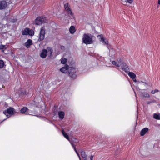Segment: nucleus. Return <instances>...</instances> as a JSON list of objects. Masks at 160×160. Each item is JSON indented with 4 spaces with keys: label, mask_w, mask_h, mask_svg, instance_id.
Wrapping results in <instances>:
<instances>
[{
    "label": "nucleus",
    "mask_w": 160,
    "mask_h": 160,
    "mask_svg": "<svg viewBox=\"0 0 160 160\" xmlns=\"http://www.w3.org/2000/svg\"><path fill=\"white\" fill-rule=\"evenodd\" d=\"M133 1V0H125V2H126L131 4L132 2Z\"/></svg>",
    "instance_id": "7c9ffc66"
},
{
    "label": "nucleus",
    "mask_w": 160,
    "mask_h": 160,
    "mask_svg": "<svg viewBox=\"0 0 160 160\" xmlns=\"http://www.w3.org/2000/svg\"><path fill=\"white\" fill-rule=\"evenodd\" d=\"M52 49L50 47H48L46 49L42 50L40 54V57L43 58H45L48 54L49 57H51L52 52Z\"/></svg>",
    "instance_id": "f03ea898"
},
{
    "label": "nucleus",
    "mask_w": 160,
    "mask_h": 160,
    "mask_svg": "<svg viewBox=\"0 0 160 160\" xmlns=\"http://www.w3.org/2000/svg\"><path fill=\"white\" fill-rule=\"evenodd\" d=\"M120 66H121L122 69L125 72H128L129 69L126 63L124 62L122 63V64H120Z\"/></svg>",
    "instance_id": "1a4fd4ad"
},
{
    "label": "nucleus",
    "mask_w": 160,
    "mask_h": 160,
    "mask_svg": "<svg viewBox=\"0 0 160 160\" xmlns=\"http://www.w3.org/2000/svg\"><path fill=\"white\" fill-rule=\"evenodd\" d=\"M99 37H100L101 39L100 40V41L101 42L103 43L106 44L107 45V46H108V45H110V44H108V41L107 40L104 39L102 37V35H100L99 36Z\"/></svg>",
    "instance_id": "4468645a"
},
{
    "label": "nucleus",
    "mask_w": 160,
    "mask_h": 160,
    "mask_svg": "<svg viewBox=\"0 0 160 160\" xmlns=\"http://www.w3.org/2000/svg\"><path fill=\"white\" fill-rule=\"evenodd\" d=\"M94 36L89 33L84 34L82 38V42L87 45L92 43L93 42L92 39Z\"/></svg>",
    "instance_id": "f257e3e1"
},
{
    "label": "nucleus",
    "mask_w": 160,
    "mask_h": 160,
    "mask_svg": "<svg viewBox=\"0 0 160 160\" xmlns=\"http://www.w3.org/2000/svg\"><path fill=\"white\" fill-rule=\"evenodd\" d=\"M61 49H64V47L62 46H61Z\"/></svg>",
    "instance_id": "c9c22d12"
},
{
    "label": "nucleus",
    "mask_w": 160,
    "mask_h": 160,
    "mask_svg": "<svg viewBox=\"0 0 160 160\" xmlns=\"http://www.w3.org/2000/svg\"><path fill=\"white\" fill-rule=\"evenodd\" d=\"M17 21V19H13L12 20V22L13 23Z\"/></svg>",
    "instance_id": "473e14b6"
},
{
    "label": "nucleus",
    "mask_w": 160,
    "mask_h": 160,
    "mask_svg": "<svg viewBox=\"0 0 160 160\" xmlns=\"http://www.w3.org/2000/svg\"><path fill=\"white\" fill-rule=\"evenodd\" d=\"M93 156L91 155L90 157V160H93Z\"/></svg>",
    "instance_id": "72a5a7b5"
},
{
    "label": "nucleus",
    "mask_w": 160,
    "mask_h": 160,
    "mask_svg": "<svg viewBox=\"0 0 160 160\" xmlns=\"http://www.w3.org/2000/svg\"><path fill=\"white\" fill-rule=\"evenodd\" d=\"M73 149H74L75 151L76 152V153H77V155L78 156L79 159V160H81V158L80 157V156L79 154L78 153V152L77 151L76 148H73Z\"/></svg>",
    "instance_id": "cd10ccee"
},
{
    "label": "nucleus",
    "mask_w": 160,
    "mask_h": 160,
    "mask_svg": "<svg viewBox=\"0 0 160 160\" xmlns=\"http://www.w3.org/2000/svg\"><path fill=\"white\" fill-rule=\"evenodd\" d=\"M159 92V90L157 89H155V90H152V91H151V93L152 94H154V93H155L156 92Z\"/></svg>",
    "instance_id": "c756f323"
},
{
    "label": "nucleus",
    "mask_w": 160,
    "mask_h": 160,
    "mask_svg": "<svg viewBox=\"0 0 160 160\" xmlns=\"http://www.w3.org/2000/svg\"><path fill=\"white\" fill-rule=\"evenodd\" d=\"M4 63L3 61L2 60H0V68H2L3 67Z\"/></svg>",
    "instance_id": "a878e982"
},
{
    "label": "nucleus",
    "mask_w": 160,
    "mask_h": 160,
    "mask_svg": "<svg viewBox=\"0 0 160 160\" xmlns=\"http://www.w3.org/2000/svg\"><path fill=\"white\" fill-rule=\"evenodd\" d=\"M122 1L123 0H121Z\"/></svg>",
    "instance_id": "c03bdc74"
},
{
    "label": "nucleus",
    "mask_w": 160,
    "mask_h": 160,
    "mask_svg": "<svg viewBox=\"0 0 160 160\" xmlns=\"http://www.w3.org/2000/svg\"><path fill=\"white\" fill-rule=\"evenodd\" d=\"M140 82L144 83V82L142 81L141 82Z\"/></svg>",
    "instance_id": "79ce46f5"
},
{
    "label": "nucleus",
    "mask_w": 160,
    "mask_h": 160,
    "mask_svg": "<svg viewBox=\"0 0 160 160\" xmlns=\"http://www.w3.org/2000/svg\"><path fill=\"white\" fill-rule=\"evenodd\" d=\"M45 34V29L43 27H42L40 29V31L39 34V38L38 39V42L42 41L44 39Z\"/></svg>",
    "instance_id": "423d86ee"
},
{
    "label": "nucleus",
    "mask_w": 160,
    "mask_h": 160,
    "mask_svg": "<svg viewBox=\"0 0 160 160\" xmlns=\"http://www.w3.org/2000/svg\"><path fill=\"white\" fill-rule=\"evenodd\" d=\"M69 141L70 142L73 148H75V146L76 145V143H78V139L74 138H71L69 140Z\"/></svg>",
    "instance_id": "0eeeda50"
},
{
    "label": "nucleus",
    "mask_w": 160,
    "mask_h": 160,
    "mask_svg": "<svg viewBox=\"0 0 160 160\" xmlns=\"http://www.w3.org/2000/svg\"><path fill=\"white\" fill-rule=\"evenodd\" d=\"M153 118L156 119L160 120V113H154L153 115Z\"/></svg>",
    "instance_id": "412c9836"
},
{
    "label": "nucleus",
    "mask_w": 160,
    "mask_h": 160,
    "mask_svg": "<svg viewBox=\"0 0 160 160\" xmlns=\"http://www.w3.org/2000/svg\"><path fill=\"white\" fill-rule=\"evenodd\" d=\"M80 153L82 158L84 160H87V157L85 152L84 151L81 150Z\"/></svg>",
    "instance_id": "f3484780"
},
{
    "label": "nucleus",
    "mask_w": 160,
    "mask_h": 160,
    "mask_svg": "<svg viewBox=\"0 0 160 160\" xmlns=\"http://www.w3.org/2000/svg\"><path fill=\"white\" fill-rule=\"evenodd\" d=\"M28 108L26 107H24L21 109L20 110V112L23 114H26L27 113H25L28 110Z\"/></svg>",
    "instance_id": "6ab92c4d"
},
{
    "label": "nucleus",
    "mask_w": 160,
    "mask_h": 160,
    "mask_svg": "<svg viewBox=\"0 0 160 160\" xmlns=\"http://www.w3.org/2000/svg\"><path fill=\"white\" fill-rule=\"evenodd\" d=\"M61 63L62 64H65L67 62V59L65 58L61 59Z\"/></svg>",
    "instance_id": "393cba45"
},
{
    "label": "nucleus",
    "mask_w": 160,
    "mask_h": 160,
    "mask_svg": "<svg viewBox=\"0 0 160 160\" xmlns=\"http://www.w3.org/2000/svg\"><path fill=\"white\" fill-rule=\"evenodd\" d=\"M16 112V110L13 108L10 107L9 108L7 109V110L3 111V113L6 115L8 118L10 116L8 114L13 115Z\"/></svg>",
    "instance_id": "39448f33"
},
{
    "label": "nucleus",
    "mask_w": 160,
    "mask_h": 160,
    "mask_svg": "<svg viewBox=\"0 0 160 160\" xmlns=\"http://www.w3.org/2000/svg\"><path fill=\"white\" fill-rule=\"evenodd\" d=\"M158 4L160 5V0H158Z\"/></svg>",
    "instance_id": "58836bf2"
},
{
    "label": "nucleus",
    "mask_w": 160,
    "mask_h": 160,
    "mask_svg": "<svg viewBox=\"0 0 160 160\" xmlns=\"http://www.w3.org/2000/svg\"><path fill=\"white\" fill-rule=\"evenodd\" d=\"M43 21V18L42 17H38L37 18L35 21V23L37 25H40L42 24Z\"/></svg>",
    "instance_id": "9d476101"
},
{
    "label": "nucleus",
    "mask_w": 160,
    "mask_h": 160,
    "mask_svg": "<svg viewBox=\"0 0 160 160\" xmlns=\"http://www.w3.org/2000/svg\"><path fill=\"white\" fill-rule=\"evenodd\" d=\"M62 133L63 135V136L65 138L67 139H68V141L70 139L68 135L67 134V133L65 132L63 130H62Z\"/></svg>",
    "instance_id": "5701e85b"
},
{
    "label": "nucleus",
    "mask_w": 160,
    "mask_h": 160,
    "mask_svg": "<svg viewBox=\"0 0 160 160\" xmlns=\"http://www.w3.org/2000/svg\"><path fill=\"white\" fill-rule=\"evenodd\" d=\"M6 119H4V120H3L2 121V122H1H1H2L3 121H5V120H6Z\"/></svg>",
    "instance_id": "a19ab883"
},
{
    "label": "nucleus",
    "mask_w": 160,
    "mask_h": 160,
    "mask_svg": "<svg viewBox=\"0 0 160 160\" xmlns=\"http://www.w3.org/2000/svg\"><path fill=\"white\" fill-rule=\"evenodd\" d=\"M112 63L118 67H119L120 66V64L118 63H117L115 61H113L112 62Z\"/></svg>",
    "instance_id": "b1692460"
},
{
    "label": "nucleus",
    "mask_w": 160,
    "mask_h": 160,
    "mask_svg": "<svg viewBox=\"0 0 160 160\" xmlns=\"http://www.w3.org/2000/svg\"><path fill=\"white\" fill-rule=\"evenodd\" d=\"M32 44V41L31 40L28 39L27 41L24 43V46L27 48H29L30 46Z\"/></svg>",
    "instance_id": "ddd939ff"
},
{
    "label": "nucleus",
    "mask_w": 160,
    "mask_h": 160,
    "mask_svg": "<svg viewBox=\"0 0 160 160\" xmlns=\"http://www.w3.org/2000/svg\"><path fill=\"white\" fill-rule=\"evenodd\" d=\"M69 66L67 64H65V66L60 69L61 72L64 73H66L68 71V70L69 69Z\"/></svg>",
    "instance_id": "9b49d317"
},
{
    "label": "nucleus",
    "mask_w": 160,
    "mask_h": 160,
    "mask_svg": "<svg viewBox=\"0 0 160 160\" xmlns=\"http://www.w3.org/2000/svg\"><path fill=\"white\" fill-rule=\"evenodd\" d=\"M151 103H152L151 101V102L148 101V102H147V103L148 104H149Z\"/></svg>",
    "instance_id": "e433bc0d"
},
{
    "label": "nucleus",
    "mask_w": 160,
    "mask_h": 160,
    "mask_svg": "<svg viewBox=\"0 0 160 160\" xmlns=\"http://www.w3.org/2000/svg\"><path fill=\"white\" fill-rule=\"evenodd\" d=\"M148 128H145L142 129L140 132L141 136H143L148 131Z\"/></svg>",
    "instance_id": "dca6fc26"
},
{
    "label": "nucleus",
    "mask_w": 160,
    "mask_h": 160,
    "mask_svg": "<svg viewBox=\"0 0 160 160\" xmlns=\"http://www.w3.org/2000/svg\"><path fill=\"white\" fill-rule=\"evenodd\" d=\"M68 74L69 77L72 78H75L77 77L76 69L75 67H70L68 70Z\"/></svg>",
    "instance_id": "20e7f679"
},
{
    "label": "nucleus",
    "mask_w": 160,
    "mask_h": 160,
    "mask_svg": "<svg viewBox=\"0 0 160 160\" xmlns=\"http://www.w3.org/2000/svg\"><path fill=\"white\" fill-rule=\"evenodd\" d=\"M107 47L109 51V52L111 53L112 55L115 54L116 53L115 51L112 48V46L111 45H108Z\"/></svg>",
    "instance_id": "f8f14e48"
},
{
    "label": "nucleus",
    "mask_w": 160,
    "mask_h": 160,
    "mask_svg": "<svg viewBox=\"0 0 160 160\" xmlns=\"http://www.w3.org/2000/svg\"><path fill=\"white\" fill-rule=\"evenodd\" d=\"M134 93H135V96L136 97V92H134Z\"/></svg>",
    "instance_id": "ea45409f"
},
{
    "label": "nucleus",
    "mask_w": 160,
    "mask_h": 160,
    "mask_svg": "<svg viewBox=\"0 0 160 160\" xmlns=\"http://www.w3.org/2000/svg\"><path fill=\"white\" fill-rule=\"evenodd\" d=\"M6 48L5 47V46L1 44L0 45V49L1 50H5Z\"/></svg>",
    "instance_id": "bb28decb"
},
{
    "label": "nucleus",
    "mask_w": 160,
    "mask_h": 160,
    "mask_svg": "<svg viewBox=\"0 0 160 160\" xmlns=\"http://www.w3.org/2000/svg\"><path fill=\"white\" fill-rule=\"evenodd\" d=\"M118 62L120 65L122 63L124 62L121 58H119V60H118Z\"/></svg>",
    "instance_id": "2f4dec72"
},
{
    "label": "nucleus",
    "mask_w": 160,
    "mask_h": 160,
    "mask_svg": "<svg viewBox=\"0 0 160 160\" xmlns=\"http://www.w3.org/2000/svg\"><path fill=\"white\" fill-rule=\"evenodd\" d=\"M30 32H31V33L30 34V35L31 36L33 35H34V32H32L31 30H29L28 28H25L22 31V34L23 35H27L28 34L30 35Z\"/></svg>",
    "instance_id": "6e6552de"
},
{
    "label": "nucleus",
    "mask_w": 160,
    "mask_h": 160,
    "mask_svg": "<svg viewBox=\"0 0 160 160\" xmlns=\"http://www.w3.org/2000/svg\"><path fill=\"white\" fill-rule=\"evenodd\" d=\"M58 115L59 118L61 119H62L64 117L65 113L63 111H60L58 112Z\"/></svg>",
    "instance_id": "a211bd4d"
},
{
    "label": "nucleus",
    "mask_w": 160,
    "mask_h": 160,
    "mask_svg": "<svg viewBox=\"0 0 160 160\" xmlns=\"http://www.w3.org/2000/svg\"><path fill=\"white\" fill-rule=\"evenodd\" d=\"M128 76L132 79H133L136 77V75L132 72H129L128 73Z\"/></svg>",
    "instance_id": "4be33fe9"
},
{
    "label": "nucleus",
    "mask_w": 160,
    "mask_h": 160,
    "mask_svg": "<svg viewBox=\"0 0 160 160\" xmlns=\"http://www.w3.org/2000/svg\"><path fill=\"white\" fill-rule=\"evenodd\" d=\"M133 81L135 82H137L136 79H135V78H134L133 79H132Z\"/></svg>",
    "instance_id": "f704fd0d"
},
{
    "label": "nucleus",
    "mask_w": 160,
    "mask_h": 160,
    "mask_svg": "<svg viewBox=\"0 0 160 160\" xmlns=\"http://www.w3.org/2000/svg\"><path fill=\"white\" fill-rule=\"evenodd\" d=\"M7 4L5 1H3L0 2V9L5 8Z\"/></svg>",
    "instance_id": "2eb2a0df"
},
{
    "label": "nucleus",
    "mask_w": 160,
    "mask_h": 160,
    "mask_svg": "<svg viewBox=\"0 0 160 160\" xmlns=\"http://www.w3.org/2000/svg\"><path fill=\"white\" fill-rule=\"evenodd\" d=\"M64 8L65 11L67 12L68 14L69 15L70 18L72 19L74 18L73 14L71 9L70 6L68 3H66L64 5Z\"/></svg>",
    "instance_id": "7ed1b4c3"
},
{
    "label": "nucleus",
    "mask_w": 160,
    "mask_h": 160,
    "mask_svg": "<svg viewBox=\"0 0 160 160\" xmlns=\"http://www.w3.org/2000/svg\"><path fill=\"white\" fill-rule=\"evenodd\" d=\"M143 95L144 97L146 98H149L150 97L149 95L147 92L144 93Z\"/></svg>",
    "instance_id": "c85d7f7f"
},
{
    "label": "nucleus",
    "mask_w": 160,
    "mask_h": 160,
    "mask_svg": "<svg viewBox=\"0 0 160 160\" xmlns=\"http://www.w3.org/2000/svg\"><path fill=\"white\" fill-rule=\"evenodd\" d=\"M152 103H156V101L155 100H153L152 101H151Z\"/></svg>",
    "instance_id": "4c0bfd02"
},
{
    "label": "nucleus",
    "mask_w": 160,
    "mask_h": 160,
    "mask_svg": "<svg viewBox=\"0 0 160 160\" xmlns=\"http://www.w3.org/2000/svg\"><path fill=\"white\" fill-rule=\"evenodd\" d=\"M145 84H146V82H145Z\"/></svg>",
    "instance_id": "37998d69"
},
{
    "label": "nucleus",
    "mask_w": 160,
    "mask_h": 160,
    "mask_svg": "<svg viewBox=\"0 0 160 160\" xmlns=\"http://www.w3.org/2000/svg\"><path fill=\"white\" fill-rule=\"evenodd\" d=\"M75 28L74 26H72L70 27L69 31L71 33H74L75 32Z\"/></svg>",
    "instance_id": "aec40b11"
}]
</instances>
